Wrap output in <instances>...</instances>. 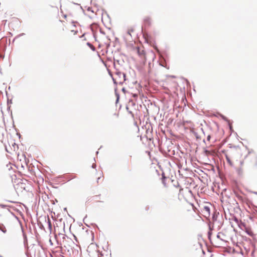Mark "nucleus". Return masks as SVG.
I'll return each mask as SVG.
<instances>
[{
  "label": "nucleus",
  "instance_id": "nucleus-1",
  "mask_svg": "<svg viewBox=\"0 0 257 257\" xmlns=\"http://www.w3.org/2000/svg\"><path fill=\"white\" fill-rule=\"evenodd\" d=\"M241 156V151L240 149H234L225 154V158L227 162L233 165L232 161H238Z\"/></svg>",
  "mask_w": 257,
  "mask_h": 257
},
{
  "label": "nucleus",
  "instance_id": "nucleus-2",
  "mask_svg": "<svg viewBox=\"0 0 257 257\" xmlns=\"http://www.w3.org/2000/svg\"><path fill=\"white\" fill-rule=\"evenodd\" d=\"M143 25L145 28L150 27L152 23V21L150 17L146 16L144 19Z\"/></svg>",
  "mask_w": 257,
  "mask_h": 257
},
{
  "label": "nucleus",
  "instance_id": "nucleus-3",
  "mask_svg": "<svg viewBox=\"0 0 257 257\" xmlns=\"http://www.w3.org/2000/svg\"><path fill=\"white\" fill-rule=\"evenodd\" d=\"M136 51H137L138 55L140 56V57L143 59L144 60H146L145 57V53L144 50H141L139 47H136Z\"/></svg>",
  "mask_w": 257,
  "mask_h": 257
},
{
  "label": "nucleus",
  "instance_id": "nucleus-4",
  "mask_svg": "<svg viewBox=\"0 0 257 257\" xmlns=\"http://www.w3.org/2000/svg\"><path fill=\"white\" fill-rule=\"evenodd\" d=\"M246 159L247 160H252V165L254 166L257 165V159L256 157L255 156L251 157L250 156H247L246 157Z\"/></svg>",
  "mask_w": 257,
  "mask_h": 257
},
{
  "label": "nucleus",
  "instance_id": "nucleus-5",
  "mask_svg": "<svg viewBox=\"0 0 257 257\" xmlns=\"http://www.w3.org/2000/svg\"><path fill=\"white\" fill-rule=\"evenodd\" d=\"M115 76H118L120 78L119 83H121V82L125 80V74L124 73H121V72H117L115 74Z\"/></svg>",
  "mask_w": 257,
  "mask_h": 257
},
{
  "label": "nucleus",
  "instance_id": "nucleus-6",
  "mask_svg": "<svg viewBox=\"0 0 257 257\" xmlns=\"http://www.w3.org/2000/svg\"><path fill=\"white\" fill-rule=\"evenodd\" d=\"M202 211L204 213H206V215H209L210 214V208L208 206H204L203 208Z\"/></svg>",
  "mask_w": 257,
  "mask_h": 257
},
{
  "label": "nucleus",
  "instance_id": "nucleus-7",
  "mask_svg": "<svg viewBox=\"0 0 257 257\" xmlns=\"http://www.w3.org/2000/svg\"><path fill=\"white\" fill-rule=\"evenodd\" d=\"M184 191L186 193H187V192L190 193L191 192V191H190L188 188H186L185 190H184V189L183 188H180L179 195L183 194Z\"/></svg>",
  "mask_w": 257,
  "mask_h": 257
},
{
  "label": "nucleus",
  "instance_id": "nucleus-8",
  "mask_svg": "<svg viewBox=\"0 0 257 257\" xmlns=\"http://www.w3.org/2000/svg\"><path fill=\"white\" fill-rule=\"evenodd\" d=\"M134 32V29L133 28H130L127 30V34L132 37V33Z\"/></svg>",
  "mask_w": 257,
  "mask_h": 257
},
{
  "label": "nucleus",
  "instance_id": "nucleus-9",
  "mask_svg": "<svg viewBox=\"0 0 257 257\" xmlns=\"http://www.w3.org/2000/svg\"><path fill=\"white\" fill-rule=\"evenodd\" d=\"M189 209H187V210L191 211L192 213H195V211L194 210V206L192 205H189Z\"/></svg>",
  "mask_w": 257,
  "mask_h": 257
},
{
  "label": "nucleus",
  "instance_id": "nucleus-10",
  "mask_svg": "<svg viewBox=\"0 0 257 257\" xmlns=\"http://www.w3.org/2000/svg\"><path fill=\"white\" fill-rule=\"evenodd\" d=\"M0 229L4 233L7 231L6 228L3 224H0Z\"/></svg>",
  "mask_w": 257,
  "mask_h": 257
},
{
  "label": "nucleus",
  "instance_id": "nucleus-11",
  "mask_svg": "<svg viewBox=\"0 0 257 257\" xmlns=\"http://www.w3.org/2000/svg\"><path fill=\"white\" fill-rule=\"evenodd\" d=\"M87 45L91 48V50H92L93 51H94L95 50V48L94 47V46H93L91 44H90V43L88 42L87 43Z\"/></svg>",
  "mask_w": 257,
  "mask_h": 257
},
{
  "label": "nucleus",
  "instance_id": "nucleus-12",
  "mask_svg": "<svg viewBox=\"0 0 257 257\" xmlns=\"http://www.w3.org/2000/svg\"><path fill=\"white\" fill-rule=\"evenodd\" d=\"M166 179V178L164 176H163L162 177V183H163L164 185L165 186H166V183H165V180Z\"/></svg>",
  "mask_w": 257,
  "mask_h": 257
},
{
  "label": "nucleus",
  "instance_id": "nucleus-13",
  "mask_svg": "<svg viewBox=\"0 0 257 257\" xmlns=\"http://www.w3.org/2000/svg\"><path fill=\"white\" fill-rule=\"evenodd\" d=\"M246 231L247 233V234H249V235L252 236L253 235V233H252V232L251 230H246Z\"/></svg>",
  "mask_w": 257,
  "mask_h": 257
},
{
  "label": "nucleus",
  "instance_id": "nucleus-14",
  "mask_svg": "<svg viewBox=\"0 0 257 257\" xmlns=\"http://www.w3.org/2000/svg\"><path fill=\"white\" fill-rule=\"evenodd\" d=\"M71 32L73 33V35H76L77 33V31L74 30H72Z\"/></svg>",
  "mask_w": 257,
  "mask_h": 257
},
{
  "label": "nucleus",
  "instance_id": "nucleus-15",
  "mask_svg": "<svg viewBox=\"0 0 257 257\" xmlns=\"http://www.w3.org/2000/svg\"><path fill=\"white\" fill-rule=\"evenodd\" d=\"M3 57L4 56H3V55L0 54V58H3Z\"/></svg>",
  "mask_w": 257,
  "mask_h": 257
},
{
  "label": "nucleus",
  "instance_id": "nucleus-16",
  "mask_svg": "<svg viewBox=\"0 0 257 257\" xmlns=\"http://www.w3.org/2000/svg\"><path fill=\"white\" fill-rule=\"evenodd\" d=\"M87 11H90V9L89 8L87 9Z\"/></svg>",
  "mask_w": 257,
  "mask_h": 257
},
{
  "label": "nucleus",
  "instance_id": "nucleus-17",
  "mask_svg": "<svg viewBox=\"0 0 257 257\" xmlns=\"http://www.w3.org/2000/svg\"><path fill=\"white\" fill-rule=\"evenodd\" d=\"M209 139H210V136H208V138H207L208 140H209Z\"/></svg>",
  "mask_w": 257,
  "mask_h": 257
},
{
  "label": "nucleus",
  "instance_id": "nucleus-18",
  "mask_svg": "<svg viewBox=\"0 0 257 257\" xmlns=\"http://www.w3.org/2000/svg\"><path fill=\"white\" fill-rule=\"evenodd\" d=\"M116 78H113V80L114 81H115V80H116Z\"/></svg>",
  "mask_w": 257,
  "mask_h": 257
},
{
  "label": "nucleus",
  "instance_id": "nucleus-19",
  "mask_svg": "<svg viewBox=\"0 0 257 257\" xmlns=\"http://www.w3.org/2000/svg\"><path fill=\"white\" fill-rule=\"evenodd\" d=\"M137 95H134V96L136 97L137 96Z\"/></svg>",
  "mask_w": 257,
  "mask_h": 257
}]
</instances>
